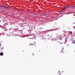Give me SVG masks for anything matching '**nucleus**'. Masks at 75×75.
<instances>
[{
	"instance_id": "f257e3e1",
	"label": "nucleus",
	"mask_w": 75,
	"mask_h": 75,
	"mask_svg": "<svg viewBox=\"0 0 75 75\" xmlns=\"http://www.w3.org/2000/svg\"><path fill=\"white\" fill-rule=\"evenodd\" d=\"M69 7V6H67L65 7H64V8H63V10H66V9H67V8H68V7Z\"/></svg>"
},
{
	"instance_id": "f03ea898",
	"label": "nucleus",
	"mask_w": 75,
	"mask_h": 75,
	"mask_svg": "<svg viewBox=\"0 0 75 75\" xmlns=\"http://www.w3.org/2000/svg\"><path fill=\"white\" fill-rule=\"evenodd\" d=\"M4 53L2 52L0 53V55L1 56H3V55Z\"/></svg>"
},
{
	"instance_id": "7ed1b4c3",
	"label": "nucleus",
	"mask_w": 75,
	"mask_h": 75,
	"mask_svg": "<svg viewBox=\"0 0 75 75\" xmlns=\"http://www.w3.org/2000/svg\"><path fill=\"white\" fill-rule=\"evenodd\" d=\"M4 8H9V7H8L6 6H4Z\"/></svg>"
},
{
	"instance_id": "20e7f679",
	"label": "nucleus",
	"mask_w": 75,
	"mask_h": 75,
	"mask_svg": "<svg viewBox=\"0 0 75 75\" xmlns=\"http://www.w3.org/2000/svg\"><path fill=\"white\" fill-rule=\"evenodd\" d=\"M62 72H63V71H59V74H61Z\"/></svg>"
},
{
	"instance_id": "39448f33",
	"label": "nucleus",
	"mask_w": 75,
	"mask_h": 75,
	"mask_svg": "<svg viewBox=\"0 0 75 75\" xmlns=\"http://www.w3.org/2000/svg\"><path fill=\"white\" fill-rule=\"evenodd\" d=\"M62 52V53H63V54H64V52H63V50H62V51H60V53H61Z\"/></svg>"
},
{
	"instance_id": "423d86ee",
	"label": "nucleus",
	"mask_w": 75,
	"mask_h": 75,
	"mask_svg": "<svg viewBox=\"0 0 75 75\" xmlns=\"http://www.w3.org/2000/svg\"><path fill=\"white\" fill-rule=\"evenodd\" d=\"M72 43H73V44H75V42H74V41L73 42H72Z\"/></svg>"
},
{
	"instance_id": "0eeeda50",
	"label": "nucleus",
	"mask_w": 75,
	"mask_h": 75,
	"mask_svg": "<svg viewBox=\"0 0 75 75\" xmlns=\"http://www.w3.org/2000/svg\"><path fill=\"white\" fill-rule=\"evenodd\" d=\"M30 45H34V44H30Z\"/></svg>"
},
{
	"instance_id": "6e6552de",
	"label": "nucleus",
	"mask_w": 75,
	"mask_h": 75,
	"mask_svg": "<svg viewBox=\"0 0 75 75\" xmlns=\"http://www.w3.org/2000/svg\"><path fill=\"white\" fill-rule=\"evenodd\" d=\"M72 7H75V6H74V5H73L72 6Z\"/></svg>"
},
{
	"instance_id": "1a4fd4ad",
	"label": "nucleus",
	"mask_w": 75,
	"mask_h": 75,
	"mask_svg": "<svg viewBox=\"0 0 75 75\" xmlns=\"http://www.w3.org/2000/svg\"><path fill=\"white\" fill-rule=\"evenodd\" d=\"M2 11L4 12V11H4V10L3 9V10H2Z\"/></svg>"
},
{
	"instance_id": "9d476101",
	"label": "nucleus",
	"mask_w": 75,
	"mask_h": 75,
	"mask_svg": "<svg viewBox=\"0 0 75 75\" xmlns=\"http://www.w3.org/2000/svg\"><path fill=\"white\" fill-rule=\"evenodd\" d=\"M14 31H16V30H17L14 29Z\"/></svg>"
},
{
	"instance_id": "9b49d317",
	"label": "nucleus",
	"mask_w": 75,
	"mask_h": 75,
	"mask_svg": "<svg viewBox=\"0 0 75 75\" xmlns=\"http://www.w3.org/2000/svg\"><path fill=\"white\" fill-rule=\"evenodd\" d=\"M0 7H4V6H0Z\"/></svg>"
},
{
	"instance_id": "f8f14e48",
	"label": "nucleus",
	"mask_w": 75,
	"mask_h": 75,
	"mask_svg": "<svg viewBox=\"0 0 75 75\" xmlns=\"http://www.w3.org/2000/svg\"><path fill=\"white\" fill-rule=\"evenodd\" d=\"M0 7H4V6H0Z\"/></svg>"
},
{
	"instance_id": "ddd939ff",
	"label": "nucleus",
	"mask_w": 75,
	"mask_h": 75,
	"mask_svg": "<svg viewBox=\"0 0 75 75\" xmlns=\"http://www.w3.org/2000/svg\"><path fill=\"white\" fill-rule=\"evenodd\" d=\"M70 13H71L69 12V13H68L67 14H70Z\"/></svg>"
},
{
	"instance_id": "4468645a",
	"label": "nucleus",
	"mask_w": 75,
	"mask_h": 75,
	"mask_svg": "<svg viewBox=\"0 0 75 75\" xmlns=\"http://www.w3.org/2000/svg\"><path fill=\"white\" fill-rule=\"evenodd\" d=\"M32 55H33V56H34V54H33Z\"/></svg>"
},
{
	"instance_id": "2eb2a0df",
	"label": "nucleus",
	"mask_w": 75,
	"mask_h": 75,
	"mask_svg": "<svg viewBox=\"0 0 75 75\" xmlns=\"http://www.w3.org/2000/svg\"><path fill=\"white\" fill-rule=\"evenodd\" d=\"M69 7H72V6H69Z\"/></svg>"
},
{
	"instance_id": "dca6fc26",
	"label": "nucleus",
	"mask_w": 75,
	"mask_h": 75,
	"mask_svg": "<svg viewBox=\"0 0 75 75\" xmlns=\"http://www.w3.org/2000/svg\"><path fill=\"white\" fill-rule=\"evenodd\" d=\"M62 50H64V47H62Z\"/></svg>"
},
{
	"instance_id": "f3484780",
	"label": "nucleus",
	"mask_w": 75,
	"mask_h": 75,
	"mask_svg": "<svg viewBox=\"0 0 75 75\" xmlns=\"http://www.w3.org/2000/svg\"><path fill=\"white\" fill-rule=\"evenodd\" d=\"M66 42H67V40L66 41Z\"/></svg>"
},
{
	"instance_id": "a211bd4d",
	"label": "nucleus",
	"mask_w": 75,
	"mask_h": 75,
	"mask_svg": "<svg viewBox=\"0 0 75 75\" xmlns=\"http://www.w3.org/2000/svg\"><path fill=\"white\" fill-rule=\"evenodd\" d=\"M62 44V43H60V44Z\"/></svg>"
},
{
	"instance_id": "6ab92c4d",
	"label": "nucleus",
	"mask_w": 75,
	"mask_h": 75,
	"mask_svg": "<svg viewBox=\"0 0 75 75\" xmlns=\"http://www.w3.org/2000/svg\"><path fill=\"white\" fill-rule=\"evenodd\" d=\"M57 35H58V34H57Z\"/></svg>"
},
{
	"instance_id": "aec40b11",
	"label": "nucleus",
	"mask_w": 75,
	"mask_h": 75,
	"mask_svg": "<svg viewBox=\"0 0 75 75\" xmlns=\"http://www.w3.org/2000/svg\"><path fill=\"white\" fill-rule=\"evenodd\" d=\"M74 52H75V51H74Z\"/></svg>"
}]
</instances>
